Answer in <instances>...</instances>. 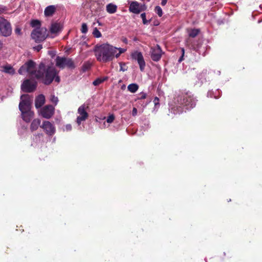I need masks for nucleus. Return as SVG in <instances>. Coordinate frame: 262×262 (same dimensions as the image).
<instances>
[{"label":"nucleus","mask_w":262,"mask_h":262,"mask_svg":"<svg viewBox=\"0 0 262 262\" xmlns=\"http://www.w3.org/2000/svg\"><path fill=\"white\" fill-rule=\"evenodd\" d=\"M35 65L34 61L29 60L19 68L18 73L21 75L27 73L31 77L40 80L46 85L50 84L54 79L57 82L60 81V78L57 76V72L54 68H46L44 63H40L38 69L36 70Z\"/></svg>","instance_id":"f257e3e1"},{"label":"nucleus","mask_w":262,"mask_h":262,"mask_svg":"<svg viewBox=\"0 0 262 262\" xmlns=\"http://www.w3.org/2000/svg\"><path fill=\"white\" fill-rule=\"evenodd\" d=\"M126 51V49L117 48L108 43L96 45L94 49L97 60L102 63L110 62L115 58H119L120 55Z\"/></svg>","instance_id":"f03ea898"},{"label":"nucleus","mask_w":262,"mask_h":262,"mask_svg":"<svg viewBox=\"0 0 262 262\" xmlns=\"http://www.w3.org/2000/svg\"><path fill=\"white\" fill-rule=\"evenodd\" d=\"M196 101L190 92L181 93L174 98L172 103H169V110L173 114H180L184 111V109L193 108Z\"/></svg>","instance_id":"7ed1b4c3"},{"label":"nucleus","mask_w":262,"mask_h":262,"mask_svg":"<svg viewBox=\"0 0 262 262\" xmlns=\"http://www.w3.org/2000/svg\"><path fill=\"white\" fill-rule=\"evenodd\" d=\"M32 101V98L28 94L22 95L20 97L19 109L23 119L26 122H29L34 116V113L31 110Z\"/></svg>","instance_id":"20e7f679"},{"label":"nucleus","mask_w":262,"mask_h":262,"mask_svg":"<svg viewBox=\"0 0 262 262\" xmlns=\"http://www.w3.org/2000/svg\"><path fill=\"white\" fill-rule=\"evenodd\" d=\"M31 36L36 42L43 41L48 36L47 29L45 27L35 28L32 31Z\"/></svg>","instance_id":"39448f33"},{"label":"nucleus","mask_w":262,"mask_h":262,"mask_svg":"<svg viewBox=\"0 0 262 262\" xmlns=\"http://www.w3.org/2000/svg\"><path fill=\"white\" fill-rule=\"evenodd\" d=\"M56 66L60 69H63L66 67L71 69L75 67L74 62L71 59L60 56H57L56 58Z\"/></svg>","instance_id":"423d86ee"},{"label":"nucleus","mask_w":262,"mask_h":262,"mask_svg":"<svg viewBox=\"0 0 262 262\" xmlns=\"http://www.w3.org/2000/svg\"><path fill=\"white\" fill-rule=\"evenodd\" d=\"M11 31L10 24L6 19L0 17V34L4 36H8Z\"/></svg>","instance_id":"0eeeda50"},{"label":"nucleus","mask_w":262,"mask_h":262,"mask_svg":"<svg viewBox=\"0 0 262 262\" xmlns=\"http://www.w3.org/2000/svg\"><path fill=\"white\" fill-rule=\"evenodd\" d=\"M37 86V82L34 79H27L25 80L21 85L23 91L31 93L34 91Z\"/></svg>","instance_id":"6e6552de"},{"label":"nucleus","mask_w":262,"mask_h":262,"mask_svg":"<svg viewBox=\"0 0 262 262\" xmlns=\"http://www.w3.org/2000/svg\"><path fill=\"white\" fill-rule=\"evenodd\" d=\"M131 57L133 59L137 61L140 70L141 71H143L145 67V62L142 53L138 51H134L131 54Z\"/></svg>","instance_id":"1a4fd4ad"},{"label":"nucleus","mask_w":262,"mask_h":262,"mask_svg":"<svg viewBox=\"0 0 262 262\" xmlns=\"http://www.w3.org/2000/svg\"><path fill=\"white\" fill-rule=\"evenodd\" d=\"M45 133L50 136H53L56 132V128L53 123L49 121H45L43 122L41 125H40Z\"/></svg>","instance_id":"9d476101"},{"label":"nucleus","mask_w":262,"mask_h":262,"mask_svg":"<svg viewBox=\"0 0 262 262\" xmlns=\"http://www.w3.org/2000/svg\"><path fill=\"white\" fill-rule=\"evenodd\" d=\"M78 114L79 115L76 119V123L80 125L81 122L85 121L88 117V114L85 111V105H82L78 109Z\"/></svg>","instance_id":"9b49d317"},{"label":"nucleus","mask_w":262,"mask_h":262,"mask_svg":"<svg viewBox=\"0 0 262 262\" xmlns=\"http://www.w3.org/2000/svg\"><path fill=\"white\" fill-rule=\"evenodd\" d=\"M55 108L51 105H47L40 110V114L45 118L50 119L54 115Z\"/></svg>","instance_id":"f8f14e48"},{"label":"nucleus","mask_w":262,"mask_h":262,"mask_svg":"<svg viewBox=\"0 0 262 262\" xmlns=\"http://www.w3.org/2000/svg\"><path fill=\"white\" fill-rule=\"evenodd\" d=\"M151 58L155 61H159L162 55V50L160 46L157 45L156 46L151 48L150 51Z\"/></svg>","instance_id":"ddd939ff"},{"label":"nucleus","mask_w":262,"mask_h":262,"mask_svg":"<svg viewBox=\"0 0 262 262\" xmlns=\"http://www.w3.org/2000/svg\"><path fill=\"white\" fill-rule=\"evenodd\" d=\"M129 10L130 12L135 14L140 13L141 9L139 3L137 2H132L130 4Z\"/></svg>","instance_id":"4468645a"},{"label":"nucleus","mask_w":262,"mask_h":262,"mask_svg":"<svg viewBox=\"0 0 262 262\" xmlns=\"http://www.w3.org/2000/svg\"><path fill=\"white\" fill-rule=\"evenodd\" d=\"M50 30L52 34H57L61 31L62 26L59 23H53L51 26Z\"/></svg>","instance_id":"2eb2a0df"},{"label":"nucleus","mask_w":262,"mask_h":262,"mask_svg":"<svg viewBox=\"0 0 262 262\" xmlns=\"http://www.w3.org/2000/svg\"><path fill=\"white\" fill-rule=\"evenodd\" d=\"M45 102V97L43 95H38L35 99V107L37 108L41 107Z\"/></svg>","instance_id":"dca6fc26"},{"label":"nucleus","mask_w":262,"mask_h":262,"mask_svg":"<svg viewBox=\"0 0 262 262\" xmlns=\"http://www.w3.org/2000/svg\"><path fill=\"white\" fill-rule=\"evenodd\" d=\"M56 7L54 5H50L46 8L44 13L46 16H52L55 12Z\"/></svg>","instance_id":"f3484780"},{"label":"nucleus","mask_w":262,"mask_h":262,"mask_svg":"<svg viewBox=\"0 0 262 262\" xmlns=\"http://www.w3.org/2000/svg\"><path fill=\"white\" fill-rule=\"evenodd\" d=\"M117 10V6L113 3H110L106 6V10L110 14L115 13Z\"/></svg>","instance_id":"a211bd4d"},{"label":"nucleus","mask_w":262,"mask_h":262,"mask_svg":"<svg viewBox=\"0 0 262 262\" xmlns=\"http://www.w3.org/2000/svg\"><path fill=\"white\" fill-rule=\"evenodd\" d=\"M40 124V120L39 119H35L33 120L31 124L30 129L32 132L36 130Z\"/></svg>","instance_id":"6ab92c4d"},{"label":"nucleus","mask_w":262,"mask_h":262,"mask_svg":"<svg viewBox=\"0 0 262 262\" xmlns=\"http://www.w3.org/2000/svg\"><path fill=\"white\" fill-rule=\"evenodd\" d=\"M2 68L3 69V71L6 73L14 74L15 73V70L10 65L4 66Z\"/></svg>","instance_id":"aec40b11"},{"label":"nucleus","mask_w":262,"mask_h":262,"mask_svg":"<svg viewBox=\"0 0 262 262\" xmlns=\"http://www.w3.org/2000/svg\"><path fill=\"white\" fill-rule=\"evenodd\" d=\"M139 89V86L136 83H132L128 85L127 90L128 91L132 93H134L137 91Z\"/></svg>","instance_id":"412c9836"},{"label":"nucleus","mask_w":262,"mask_h":262,"mask_svg":"<svg viewBox=\"0 0 262 262\" xmlns=\"http://www.w3.org/2000/svg\"><path fill=\"white\" fill-rule=\"evenodd\" d=\"M200 32V30L196 29H190L188 30V35L190 37H195Z\"/></svg>","instance_id":"4be33fe9"},{"label":"nucleus","mask_w":262,"mask_h":262,"mask_svg":"<svg viewBox=\"0 0 262 262\" xmlns=\"http://www.w3.org/2000/svg\"><path fill=\"white\" fill-rule=\"evenodd\" d=\"M153 102L154 103V111L157 112L160 107L159 99L157 97H155L154 99Z\"/></svg>","instance_id":"5701e85b"},{"label":"nucleus","mask_w":262,"mask_h":262,"mask_svg":"<svg viewBox=\"0 0 262 262\" xmlns=\"http://www.w3.org/2000/svg\"><path fill=\"white\" fill-rule=\"evenodd\" d=\"M31 25L32 27L40 28V23L39 20L35 19L31 21Z\"/></svg>","instance_id":"b1692460"},{"label":"nucleus","mask_w":262,"mask_h":262,"mask_svg":"<svg viewBox=\"0 0 262 262\" xmlns=\"http://www.w3.org/2000/svg\"><path fill=\"white\" fill-rule=\"evenodd\" d=\"M155 12L156 13L159 17H161L163 15V11L161 8L157 6L155 8Z\"/></svg>","instance_id":"393cba45"},{"label":"nucleus","mask_w":262,"mask_h":262,"mask_svg":"<svg viewBox=\"0 0 262 262\" xmlns=\"http://www.w3.org/2000/svg\"><path fill=\"white\" fill-rule=\"evenodd\" d=\"M50 100L51 102L55 104V105H57L58 102V97L55 96L54 95H51Z\"/></svg>","instance_id":"a878e982"},{"label":"nucleus","mask_w":262,"mask_h":262,"mask_svg":"<svg viewBox=\"0 0 262 262\" xmlns=\"http://www.w3.org/2000/svg\"><path fill=\"white\" fill-rule=\"evenodd\" d=\"M93 34L94 35V36L97 38H99L101 36V33L96 28L94 29L93 32Z\"/></svg>","instance_id":"bb28decb"},{"label":"nucleus","mask_w":262,"mask_h":262,"mask_svg":"<svg viewBox=\"0 0 262 262\" xmlns=\"http://www.w3.org/2000/svg\"><path fill=\"white\" fill-rule=\"evenodd\" d=\"M88 27L86 24L83 23L81 26V31L82 33L85 34L88 32Z\"/></svg>","instance_id":"cd10ccee"},{"label":"nucleus","mask_w":262,"mask_h":262,"mask_svg":"<svg viewBox=\"0 0 262 262\" xmlns=\"http://www.w3.org/2000/svg\"><path fill=\"white\" fill-rule=\"evenodd\" d=\"M119 65H120V71L124 72L127 70L126 64L125 63L120 62Z\"/></svg>","instance_id":"c85d7f7f"},{"label":"nucleus","mask_w":262,"mask_h":262,"mask_svg":"<svg viewBox=\"0 0 262 262\" xmlns=\"http://www.w3.org/2000/svg\"><path fill=\"white\" fill-rule=\"evenodd\" d=\"M115 119V116L113 114L110 115L108 116L106 119V122L108 123H111Z\"/></svg>","instance_id":"c756f323"},{"label":"nucleus","mask_w":262,"mask_h":262,"mask_svg":"<svg viewBox=\"0 0 262 262\" xmlns=\"http://www.w3.org/2000/svg\"><path fill=\"white\" fill-rule=\"evenodd\" d=\"M146 97H147V95L145 93L141 92L139 94V96L137 98V100H140L144 99L146 98Z\"/></svg>","instance_id":"7c9ffc66"},{"label":"nucleus","mask_w":262,"mask_h":262,"mask_svg":"<svg viewBox=\"0 0 262 262\" xmlns=\"http://www.w3.org/2000/svg\"><path fill=\"white\" fill-rule=\"evenodd\" d=\"M103 81H104V80H102L101 79L98 78L93 81V84L94 85H98L100 84V83H101Z\"/></svg>","instance_id":"2f4dec72"},{"label":"nucleus","mask_w":262,"mask_h":262,"mask_svg":"<svg viewBox=\"0 0 262 262\" xmlns=\"http://www.w3.org/2000/svg\"><path fill=\"white\" fill-rule=\"evenodd\" d=\"M141 17L142 19L143 23L145 25L147 24L148 21L146 19V14L145 13H143L141 14Z\"/></svg>","instance_id":"473e14b6"},{"label":"nucleus","mask_w":262,"mask_h":262,"mask_svg":"<svg viewBox=\"0 0 262 262\" xmlns=\"http://www.w3.org/2000/svg\"><path fill=\"white\" fill-rule=\"evenodd\" d=\"M71 129H72V125L70 124H68L65 125L63 130L69 132V131L71 130Z\"/></svg>","instance_id":"72a5a7b5"},{"label":"nucleus","mask_w":262,"mask_h":262,"mask_svg":"<svg viewBox=\"0 0 262 262\" xmlns=\"http://www.w3.org/2000/svg\"><path fill=\"white\" fill-rule=\"evenodd\" d=\"M42 48V45H39L34 47V50L39 51Z\"/></svg>","instance_id":"f704fd0d"},{"label":"nucleus","mask_w":262,"mask_h":262,"mask_svg":"<svg viewBox=\"0 0 262 262\" xmlns=\"http://www.w3.org/2000/svg\"><path fill=\"white\" fill-rule=\"evenodd\" d=\"M7 10V8L5 6L0 7V14L3 13Z\"/></svg>","instance_id":"c9c22d12"},{"label":"nucleus","mask_w":262,"mask_h":262,"mask_svg":"<svg viewBox=\"0 0 262 262\" xmlns=\"http://www.w3.org/2000/svg\"><path fill=\"white\" fill-rule=\"evenodd\" d=\"M181 50H182V55L179 59V62H181L183 60V56L184 54V49L183 48H182Z\"/></svg>","instance_id":"e433bc0d"},{"label":"nucleus","mask_w":262,"mask_h":262,"mask_svg":"<svg viewBox=\"0 0 262 262\" xmlns=\"http://www.w3.org/2000/svg\"><path fill=\"white\" fill-rule=\"evenodd\" d=\"M137 114V110L136 108L134 107L132 111V115L133 116H136Z\"/></svg>","instance_id":"4c0bfd02"},{"label":"nucleus","mask_w":262,"mask_h":262,"mask_svg":"<svg viewBox=\"0 0 262 262\" xmlns=\"http://www.w3.org/2000/svg\"><path fill=\"white\" fill-rule=\"evenodd\" d=\"M207 96H208V97H213L212 92H208V93H207ZM213 97H214L215 98H217V97H218L215 96H213Z\"/></svg>","instance_id":"58836bf2"},{"label":"nucleus","mask_w":262,"mask_h":262,"mask_svg":"<svg viewBox=\"0 0 262 262\" xmlns=\"http://www.w3.org/2000/svg\"><path fill=\"white\" fill-rule=\"evenodd\" d=\"M200 45H198L196 46H195L194 45L192 46V47L194 50L199 51L200 49Z\"/></svg>","instance_id":"ea45409f"},{"label":"nucleus","mask_w":262,"mask_h":262,"mask_svg":"<svg viewBox=\"0 0 262 262\" xmlns=\"http://www.w3.org/2000/svg\"><path fill=\"white\" fill-rule=\"evenodd\" d=\"M167 0H162L161 5L164 6L167 3Z\"/></svg>","instance_id":"a19ab883"},{"label":"nucleus","mask_w":262,"mask_h":262,"mask_svg":"<svg viewBox=\"0 0 262 262\" xmlns=\"http://www.w3.org/2000/svg\"><path fill=\"white\" fill-rule=\"evenodd\" d=\"M15 33L18 34H20V32H21V30L19 28H16L15 30Z\"/></svg>","instance_id":"79ce46f5"},{"label":"nucleus","mask_w":262,"mask_h":262,"mask_svg":"<svg viewBox=\"0 0 262 262\" xmlns=\"http://www.w3.org/2000/svg\"><path fill=\"white\" fill-rule=\"evenodd\" d=\"M147 103H146L144 105V107L146 106V105H147Z\"/></svg>","instance_id":"37998d69"}]
</instances>
